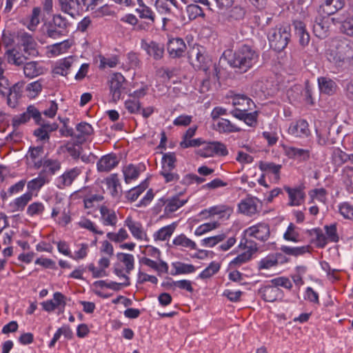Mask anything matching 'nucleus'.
<instances>
[{"label":"nucleus","mask_w":353,"mask_h":353,"mask_svg":"<svg viewBox=\"0 0 353 353\" xmlns=\"http://www.w3.org/2000/svg\"><path fill=\"white\" fill-rule=\"evenodd\" d=\"M290 37V28L288 26H276L270 29L268 34L270 47L278 52L287 47Z\"/></svg>","instance_id":"obj_3"},{"label":"nucleus","mask_w":353,"mask_h":353,"mask_svg":"<svg viewBox=\"0 0 353 353\" xmlns=\"http://www.w3.org/2000/svg\"><path fill=\"white\" fill-rule=\"evenodd\" d=\"M22 83H17L12 86V88L9 90L8 94H6L7 97V104L10 108H15L18 104V101L21 98L23 92Z\"/></svg>","instance_id":"obj_22"},{"label":"nucleus","mask_w":353,"mask_h":353,"mask_svg":"<svg viewBox=\"0 0 353 353\" xmlns=\"http://www.w3.org/2000/svg\"><path fill=\"white\" fill-rule=\"evenodd\" d=\"M245 235L254 237L262 242L266 241L270 235V226L265 223H259L245 230Z\"/></svg>","instance_id":"obj_8"},{"label":"nucleus","mask_w":353,"mask_h":353,"mask_svg":"<svg viewBox=\"0 0 353 353\" xmlns=\"http://www.w3.org/2000/svg\"><path fill=\"white\" fill-rule=\"evenodd\" d=\"M31 118L34 120L37 124H41V121L42 120L41 112L33 105H29L23 113L16 115L12 118V126L16 129L19 125L28 122Z\"/></svg>","instance_id":"obj_5"},{"label":"nucleus","mask_w":353,"mask_h":353,"mask_svg":"<svg viewBox=\"0 0 353 353\" xmlns=\"http://www.w3.org/2000/svg\"><path fill=\"white\" fill-rule=\"evenodd\" d=\"M177 225L176 222H174L168 225L161 228L154 234V239L155 241L168 240L175 231Z\"/></svg>","instance_id":"obj_32"},{"label":"nucleus","mask_w":353,"mask_h":353,"mask_svg":"<svg viewBox=\"0 0 353 353\" xmlns=\"http://www.w3.org/2000/svg\"><path fill=\"white\" fill-rule=\"evenodd\" d=\"M17 39L19 43L23 47L25 54L35 57L39 54L37 49V44L31 34L20 31L17 33Z\"/></svg>","instance_id":"obj_6"},{"label":"nucleus","mask_w":353,"mask_h":353,"mask_svg":"<svg viewBox=\"0 0 353 353\" xmlns=\"http://www.w3.org/2000/svg\"><path fill=\"white\" fill-rule=\"evenodd\" d=\"M232 103L235 108L245 109L246 110H252V107L254 105L251 99L243 94H236L232 98Z\"/></svg>","instance_id":"obj_33"},{"label":"nucleus","mask_w":353,"mask_h":353,"mask_svg":"<svg viewBox=\"0 0 353 353\" xmlns=\"http://www.w3.org/2000/svg\"><path fill=\"white\" fill-rule=\"evenodd\" d=\"M232 210L227 206L225 205H220V206H213L210 208L208 210H204L201 211V215H207L205 216L206 219L210 217L212 215L219 214L221 215V216H224L225 215H227V219L230 216V214L232 213Z\"/></svg>","instance_id":"obj_36"},{"label":"nucleus","mask_w":353,"mask_h":353,"mask_svg":"<svg viewBox=\"0 0 353 353\" xmlns=\"http://www.w3.org/2000/svg\"><path fill=\"white\" fill-rule=\"evenodd\" d=\"M259 169L265 172V174H273L274 179L276 181L280 179V172L282 165L276 164L273 162L260 161L259 164Z\"/></svg>","instance_id":"obj_28"},{"label":"nucleus","mask_w":353,"mask_h":353,"mask_svg":"<svg viewBox=\"0 0 353 353\" xmlns=\"http://www.w3.org/2000/svg\"><path fill=\"white\" fill-rule=\"evenodd\" d=\"M345 4V0H325L321 8L325 14L332 15L341 10Z\"/></svg>","instance_id":"obj_26"},{"label":"nucleus","mask_w":353,"mask_h":353,"mask_svg":"<svg viewBox=\"0 0 353 353\" xmlns=\"http://www.w3.org/2000/svg\"><path fill=\"white\" fill-rule=\"evenodd\" d=\"M125 108L131 114H137L141 111V104L137 99H128L125 102Z\"/></svg>","instance_id":"obj_60"},{"label":"nucleus","mask_w":353,"mask_h":353,"mask_svg":"<svg viewBox=\"0 0 353 353\" xmlns=\"http://www.w3.org/2000/svg\"><path fill=\"white\" fill-rule=\"evenodd\" d=\"M198 154L203 157H210L215 155L226 156L228 151L225 144L214 141L205 144L198 151Z\"/></svg>","instance_id":"obj_7"},{"label":"nucleus","mask_w":353,"mask_h":353,"mask_svg":"<svg viewBox=\"0 0 353 353\" xmlns=\"http://www.w3.org/2000/svg\"><path fill=\"white\" fill-rule=\"evenodd\" d=\"M176 161V155L173 152H168L163 154L162 158L161 170H174Z\"/></svg>","instance_id":"obj_43"},{"label":"nucleus","mask_w":353,"mask_h":353,"mask_svg":"<svg viewBox=\"0 0 353 353\" xmlns=\"http://www.w3.org/2000/svg\"><path fill=\"white\" fill-rule=\"evenodd\" d=\"M353 58V46L345 39H335L332 41V48L328 53V59L336 65L342 66Z\"/></svg>","instance_id":"obj_2"},{"label":"nucleus","mask_w":353,"mask_h":353,"mask_svg":"<svg viewBox=\"0 0 353 353\" xmlns=\"http://www.w3.org/2000/svg\"><path fill=\"white\" fill-rule=\"evenodd\" d=\"M259 61V54L248 46H243L237 50L229 60V64L240 73L251 69Z\"/></svg>","instance_id":"obj_1"},{"label":"nucleus","mask_w":353,"mask_h":353,"mask_svg":"<svg viewBox=\"0 0 353 353\" xmlns=\"http://www.w3.org/2000/svg\"><path fill=\"white\" fill-rule=\"evenodd\" d=\"M174 266L176 270L175 274H189L195 271V267L192 264L177 263L174 264Z\"/></svg>","instance_id":"obj_62"},{"label":"nucleus","mask_w":353,"mask_h":353,"mask_svg":"<svg viewBox=\"0 0 353 353\" xmlns=\"http://www.w3.org/2000/svg\"><path fill=\"white\" fill-rule=\"evenodd\" d=\"M193 57H195L196 61L197 62L196 66L199 68L200 70H202L205 72L210 70V64H212L211 61L206 58L204 54L198 49L196 50V52L193 50L190 52V58L192 59Z\"/></svg>","instance_id":"obj_35"},{"label":"nucleus","mask_w":353,"mask_h":353,"mask_svg":"<svg viewBox=\"0 0 353 353\" xmlns=\"http://www.w3.org/2000/svg\"><path fill=\"white\" fill-rule=\"evenodd\" d=\"M23 72L26 77L34 78L42 73V70L38 66L37 61H30L23 66Z\"/></svg>","instance_id":"obj_42"},{"label":"nucleus","mask_w":353,"mask_h":353,"mask_svg":"<svg viewBox=\"0 0 353 353\" xmlns=\"http://www.w3.org/2000/svg\"><path fill=\"white\" fill-rule=\"evenodd\" d=\"M288 132L295 137H306L310 131L307 122L301 119L292 123L288 128Z\"/></svg>","instance_id":"obj_16"},{"label":"nucleus","mask_w":353,"mask_h":353,"mask_svg":"<svg viewBox=\"0 0 353 353\" xmlns=\"http://www.w3.org/2000/svg\"><path fill=\"white\" fill-rule=\"evenodd\" d=\"M299 234L295 231V225L290 223L286 232L284 233L283 238L287 241L297 242L299 241Z\"/></svg>","instance_id":"obj_63"},{"label":"nucleus","mask_w":353,"mask_h":353,"mask_svg":"<svg viewBox=\"0 0 353 353\" xmlns=\"http://www.w3.org/2000/svg\"><path fill=\"white\" fill-rule=\"evenodd\" d=\"M70 23L61 14H55L46 24L45 34L47 37L56 39L66 36L69 32Z\"/></svg>","instance_id":"obj_4"},{"label":"nucleus","mask_w":353,"mask_h":353,"mask_svg":"<svg viewBox=\"0 0 353 353\" xmlns=\"http://www.w3.org/2000/svg\"><path fill=\"white\" fill-rule=\"evenodd\" d=\"M73 63L74 59L72 57L65 58L57 63V66L54 69V72L62 76H67Z\"/></svg>","instance_id":"obj_39"},{"label":"nucleus","mask_w":353,"mask_h":353,"mask_svg":"<svg viewBox=\"0 0 353 353\" xmlns=\"http://www.w3.org/2000/svg\"><path fill=\"white\" fill-rule=\"evenodd\" d=\"M43 152V146L30 147L26 154L28 164L32 165L35 169H39L43 162L42 159Z\"/></svg>","instance_id":"obj_12"},{"label":"nucleus","mask_w":353,"mask_h":353,"mask_svg":"<svg viewBox=\"0 0 353 353\" xmlns=\"http://www.w3.org/2000/svg\"><path fill=\"white\" fill-rule=\"evenodd\" d=\"M281 250L288 255L294 256L303 255L309 251L308 246L290 247L286 245L281 246Z\"/></svg>","instance_id":"obj_46"},{"label":"nucleus","mask_w":353,"mask_h":353,"mask_svg":"<svg viewBox=\"0 0 353 353\" xmlns=\"http://www.w3.org/2000/svg\"><path fill=\"white\" fill-rule=\"evenodd\" d=\"M284 189L288 194L290 205H300L302 203L305 198V193L301 188L285 187Z\"/></svg>","instance_id":"obj_31"},{"label":"nucleus","mask_w":353,"mask_h":353,"mask_svg":"<svg viewBox=\"0 0 353 353\" xmlns=\"http://www.w3.org/2000/svg\"><path fill=\"white\" fill-rule=\"evenodd\" d=\"M32 194L31 192H27L17 198L13 203L15 210H23L28 203L32 199Z\"/></svg>","instance_id":"obj_51"},{"label":"nucleus","mask_w":353,"mask_h":353,"mask_svg":"<svg viewBox=\"0 0 353 353\" xmlns=\"http://www.w3.org/2000/svg\"><path fill=\"white\" fill-rule=\"evenodd\" d=\"M42 166L43 168L42 172L53 175L61 169V162L57 159L45 158Z\"/></svg>","instance_id":"obj_41"},{"label":"nucleus","mask_w":353,"mask_h":353,"mask_svg":"<svg viewBox=\"0 0 353 353\" xmlns=\"http://www.w3.org/2000/svg\"><path fill=\"white\" fill-rule=\"evenodd\" d=\"M119 163V160L114 154H108L103 156L97 162V170L100 172H108L114 168Z\"/></svg>","instance_id":"obj_14"},{"label":"nucleus","mask_w":353,"mask_h":353,"mask_svg":"<svg viewBox=\"0 0 353 353\" xmlns=\"http://www.w3.org/2000/svg\"><path fill=\"white\" fill-rule=\"evenodd\" d=\"M80 174L81 170L78 168H74L65 172L57 179L58 188L62 189L64 187L70 186Z\"/></svg>","instance_id":"obj_19"},{"label":"nucleus","mask_w":353,"mask_h":353,"mask_svg":"<svg viewBox=\"0 0 353 353\" xmlns=\"http://www.w3.org/2000/svg\"><path fill=\"white\" fill-rule=\"evenodd\" d=\"M167 50L172 58H180L183 56L186 45L182 39L172 38L168 43Z\"/></svg>","instance_id":"obj_11"},{"label":"nucleus","mask_w":353,"mask_h":353,"mask_svg":"<svg viewBox=\"0 0 353 353\" xmlns=\"http://www.w3.org/2000/svg\"><path fill=\"white\" fill-rule=\"evenodd\" d=\"M273 286L278 288L279 286L283 287L288 290H291L292 283L290 280L285 276H279L271 280Z\"/></svg>","instance_id":"obj_59"},{"label":"nucleus","mask_w":353,"mask_h":353,"mask_svg":"<svg viewBox=\"0 0 353 353\" xmlns=\"http://www.w3.org/2000/svg\"><path fill=\"white\" fill-rule=\"evenodd\" d=\"M100 69H105V68H114L119 63V57L117 55H112L110 57H105L104 56H100Z\"/></svg>","instance_id":"obj_49"},{"label":"nucleus","mask_w":353,"mask_h":353,"mask_svg":"<svg viewBox=\"0 0 353 353\" xmlns=\"http://www.w3.org/2000/svg\"><path fill=\"white\" fill-rule=\"evenodd\" d=\"M125 225L129 228L132 236L137 239L149 241L146 233L143 230L141 223L133 221L131 216L126 218Z\"/></svg>","instance_id":"obj_17"},{"label":"nucleus","mask_w":353,"mask_h":353,"mask_svg":"<svg viewBox=\"0 0 353 353\" xmlns=\"http://www.w3.org/2000/svg\"><path fill=\"white\" fill-rule=\"evenodd\" d=\"M309 235L312 237V241L316 243L318 248H324L327 243V237L320 228H314L308 230Z\"/></svg>","instance_id":"obj_38"},{"label":"nucleus","mask_w":353,"mask_h":353,"mask_svg":"<svg viewBox=\"0 0 353 353\" xmlns=\"http://www.w3.org/2000/svg\"><path fill=\"white\" fill-rule=\"evenodd\" d=\"M318 85L320 92L327 95L333 94L336 90V83L329 77H319Z\"/></svg>","instance_id":"obj_30"},{"label":"nucleus","mask_w":353,"mask_h":353,"mask_svg":"<svg viewBox=\"0 0 353 353\" xmlns=\"http://www.w3.org/2000/svg\"><path fill=\"white\" fill-rule=\"evenodd\" d=\"M117 259L125 266V272L130 274L134 268V258L132 254L126 253H118Z\"/></svg>","instance_id":"obj_45"},{"label":"nucleus","mask_w":353,"mask_h":353,"mask_svg":"<svg viewBox=\"0 0 353 353\" xmlns=\"http://www.w3.org/2000/svg\"><path fill=\"white\" fill-rule=\"evenodd\" d=\"M142 45L148 54L154 59L160 60L163 58L164 54V46L163 44L152 41L149 43H144Z\"/></svg>","instance_id":"obj_21"},{"label":"nucleus","mask_w":353,"mask_h":353,"mask_svg":"<svg viewBox=\"0 0 353 353\" xmlns=\"http://www.w3.org/2000/svg\"><path fill=\"white\" fill-rule=\"evenodd\" d=\"M187 200H181L178 196H172L167 199H159L157 207H162L165 205L164 212L168 215L174 212H176L179 208L182 207L186 203Z\"/></svg>","instance_id":"obj_10"},{"label":"nucleus","mask_w":353,"mask_h":353,"mask_svg":"<svg viewBox=\"0 0 353 353\" xmlns=\"http://www.w3.org/2000/svg\"><path fill=\"white\" fill-rule=\"evenodd\" d=\"M341 214L345 219H353V205L344 203L339 206Z\"/></svg>","instance_id":"obj_64"},{"label":"nucleus","mask_w":353,"mask_h":353,"mask_svg":"<svg viewBox=\"0 0 353 353\" xmlns=\"http://www.w3.org/2000/svg\"><path fill=\"white\" fill-rule=\"evenodd\" d=\"M294 26L295 34L299 38L300 45L303 47L307 46L310 40V37L305 29L304 23L301 21H296L294 22Z\"/></svg>","instance_id":"obj_27"},{"label":"nucleus","mask_w":353,"mask_h":353,"mask_svg":"<svg viewBox=\"0 0 353 353\" xmlns=\"http://www.w3.org/2000/svg\"><path fill=\"white\" fill-rule=\"evenodd\" d=\"M288 156L290 158H299L305 160L309 157V151L294 147L288 148L286 150Z\"/></svg>","instance_id":"obj_48"},{"label":"nucleus","mask_w":353,"mask_h":353,"mask_svg":"<svg viewBox=\"0 0 353 353\" xmlns=\"http://www.w3.org/2000/svg\"><path fill=\"white\" fill-rule=\"evenodd\" d=\"M101 221L105 226H115L118 219L115 212L105 205L100 207Z\"/></svg>","instance_id":"obj_25"},{"label":"nucleus","mask_w":353,"mask_h":353,"mask_svg":"<svg viewBox=\"0 0 353 353\" xmlns=\"http://www.w3.org/2000/svg\"><path fill=\"white\" fill-rule=\"evenodd\" d=\"M123 174L125 182L129 183L130 180L135 179L139 176V172L134 165L130 164L123 170Z\"/></svg>","instance_id":"obj_57"},{"label":"nucleus","mask_w":353,"mask_h":353,"mask_svg":"<svg viewBox=\"0 0 353 353\" xmlns=\"http://www.w3.org/2000/svg\"><path fill=\"white\" fill-rule=\"evenodd\" d=\"M219 223L218 221L210 222L203 223L199 225L195 230L194 234L196 236H201L205 233L210 232L219 227Z\"/></svg>","instance_id":"obj_55"},{"label":"nucleus","mask_w":353,"mask_h":353,"mask_svg":"<svg viewBox=\"0 0 353 353\" xmlns=\"http://www.w3.org/2000/svg\"><path fill=\"white\" fill-rule=\"evenodd\" d=\"M45 210L44 205L41 202H34L27 208V214L30 216L41 215Z\"/></svg>","instance_id":"obj_54"},{"label":"nucleus","mask_w":353,"mask_h":353,"mask_svg":"<svg viewBox=\"0 0 353 353\" xmlns=\"http://www.w3.org/2000/svg\"><path fill=\"white\" fill-rule=\"evenodd\" d=\"M77 134H75L76 142L83 143L90 134L93 132V128L91 125L86 122L79 123L77 127Z\"/></svg>","instance_id":"obj_29"},{"label":"nucleus","mask_w":353,"mask_h":353,"mask_svg":"<svg viewBox=\"0 0 353 353\" xmlns=\"http://www.w3.org/2000/svg\"><path fill=\"white\" fill-rule=\"evenodd\" d=\"M263 299L267 302H273L279 299L281 294L282 291L273 285H268L265 287L262 291Z\"/></svg>","instance_id":"obj_37"},{"label":"nucleus","mask_w":353,"mask_h":353,"mask_svg":"<svg viewBox=\"0 0 353 353\" xmlns=\"http://www.w3.org/2000/svg\"><path fill=\"white\" fill-rule=\"evenodd\" d=\"M124 77L119 72L113 74L110 80V90L114 101L119 100L125 91Z\"/></svg>","instance_id":"obj_9"},{"label":"nucleus","mask_w":353,"mask_h":353,"mask_svg":"<svg viewBox=\"0 0 353 353\" xmlns=\"http://www.w3.org/2000/svg\"><path fill=\"white\" fill-rule=\"evenodd\" d=\"M59 2L61 10L72 17L83 10L80 0H59Z\"/></svg>","instance_id":"obj_23"},{"label":"nucleus","mask_w":353,"mask_h":353,"mask_svg":"<svg viewBox=\"0 0 353 353\" xmlns=\"http://www.w3.org/2000/svg\"><path fill=\"white\" fill-rule=\"evenodd\" d=\"M136 12L139 14L141 19H145L150 21L148 22V25H152L154 23L155 15L152 10L145 4H141V8L136 9Z\"/></svg>","instance_id":"obj_44"},{"label":"nucleus","mask_w":353,"mask_h":353,"mask_svg":"<svg viewBox=\"0 0 353 353\" xmlns=\"http://www.w3.org/2000/svg\"><path fill=\"white\" fill-rule=\"evenodd\" d=\"M331 159L332 163L337 167L347 163L353 164V153H347L339 148H334L332 150Z\"/></svg>","instance_id":"obj_15"},{"label":"nucleus","mask_w":353,"mask_h":353,"mask_svg":"<svg viewBox=\"0 0 353 353\" xmlns=\"http://www.w3.org/2000/svg\"><path fill=\"white\" fill-rule=\"evenodd\" d=\"M215 130L220 133H232L240 132L241 128L237 127L228 119H221L218 121Z\"/></svg>","instance_id":"obj_34"},{"label":"nucleus","mask_w":353,"mask_h":353,"mask_svg":"<svg viewBox=\"0 0 353 353\" xmlns=\"http://www.w3.org/2000/svg\"><path fill=\"white\" fill-rule=\"evenodd\" d=\"M172 244L176 247L185 248L190 250H197L196 243L188 238L184 234H181L176 236L173 239Z\"/></svg>","instance_id":"obj_40"},{"label":"nucleus","mask_w":353,"mask_h":353,"mask_svg":"<svg viewBox=\"0 0 353 353\" xmlns=\"http://www.w3.org/2000/svg\"><path fill=\"white\" fill-rule=\"evenodd\" d=\"M330 125L325 123L320 128L316 130L318 143L321 145H332L335 143V140L331 136Z\"/></svg>","instance_id":"obj_18"},{"label":"nucleus","mask_w":353,"mask_h":353,"mask_svg":"<svg viewBox=\"0 0 353 353\" xmlns=\"http://www.w3.org/2000/svg\"><path fill=\"white\" fill-rule=\"evenodd\" d=\"M41 12V10L39 8H34L32 10V12L30 17V22L27 26V28L31 30H35L36 27L39 23V14Z\"/></svg>","instance_id":"obj_61"},{"label":"nucleus","mask_w":353,"mask_h":353,"mask_svg":"<svg viewBox=\"0 0 353 353\" xmlns=\"http://www.w3.org/2000/svg\"><path fill=\"white\" fill-rule=\"evenodd\" d=\"M276 265H277L276 259L274 258L273 254H268L258 263V268L259 270H268Z\"/></svg>","instance_id":"obj_52"},{"label":"nucleus","mask_w":353,"mask_h":353,"mask_svg":"<svg viewBox=\"0 0 353 353\" xmlns=\"http://www.w3.org/2000/svg\"><path fill=\"white\" fill-rule=\"evenodd\" d=\"M313 32L319 39H325L328 36L329 22L323 17H316L314 21Z\"/></svg>","instance_id":"obj_20"},{"label":"nucleus","mask_w":353,"mask_h":353,"mask_svg":"<svg viewBox=\"0 0 353 353\" xmlns=\"http://www.w3.org/2000/svg\"><path fill=\"white\" fill-rule=\"evenodd\" d=\"M220 269V264L217 262L212 261L210 265L201 272L199 277L205 279L215 274Z\"/></svg>","instance_id":"obj_50"},{"label":"nucleus","mask_w":353,"mask_h":353,"mask_svg":"<svg viewBox=\"0 0 353 353\" xmlns=\"http://www.w3.org/2000/svg\"><path fill=\"white\" fill-rule=\"evenodd\" d=\"M248 110L245 109L235 108L230 111L231 114L234 117L243 121L249 126H254L257 123V115L256 111L253 112H248Z\"/></svg>","instance_id":"obj_13"},{"label":"nucleus","mask_w":353,"mask_h":353,"mask_svg":"<svg viewBox=\"0 0 353 353\" xmlns=\"http://www.w3.org/2000/svg\"><path fill=\"white\" fill-rule=\"evenodd\" d=\"M259 200L254 197H248L239 204V209L241 213L251 216L257 212Z\"/></svg>","instance_id":"obj_24"},{"label":"nucleus","mask_w":353,"mask_h":353,"mask_svg":"<svg viewBox=\"0 0 353 353\" xmlns=\"http://www.w3.org/2000/svg\"><path fill=\"white\" fill-rule=\"evenodd\" d=\"M251 258L252 256L250 252H244L243 253L238 255L230 263V267L232 268H238L249 261Z\"/></svg>","instance_id":"obj_53"},{"label":"nucleus","mask_w":353,"mask_h":353,"mask_svg":"<svg viewBox=\"0 0 353 353\" xmlns=\"http://www.w3.org/2000/svg\"><path fill=\"white\" fill-rule=\"evenodd\" d=\"M81 143H78L77 142L76 143H68L65 148L66 149V151L69 153V154L74 159H77L79 157L81 151V146L80 145Z\"/></svg>","instance_id":"obj_58"},{"label":"nucleus","mask_w":353,"mask_h":353,"mask_svg":"<svg viewBox=\"0 0 353 353\" xmlns=\"http://www.w3.org/2000/svg\"><path fill=\"white\" fill-rule=\"evenodd\" d=\"M225 234H220L216 236L203 239L201 241V243L203 246L212 248L215 246L216 244H218L219 242L223 241L225 239Z\"/></svg>","instance_id":"obj_56"},{"label":"nucleus","mask_w":353,"mask_h":353,"mask_svg":"<svg viewBox=\"0 0 353 353\" xmlns=\"http://www.w3.org/2000/svg\"><path fill=\"white\" fill-rule=\"evenodd\" d=\"M48 181L46 176L43 175L42 172L39 174V176L30 181L28 183V189L30 191H36L39 190L45 183Z\"/></svg>","instance_id":"obj_47"}]
</instances>
